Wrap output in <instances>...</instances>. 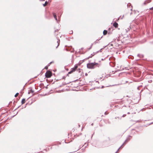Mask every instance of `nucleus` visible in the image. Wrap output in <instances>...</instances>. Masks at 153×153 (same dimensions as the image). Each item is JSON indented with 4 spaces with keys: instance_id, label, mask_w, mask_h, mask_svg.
I'll use <instances>...</instances> for the list:
<instances>
[{
    "instance_id": "obj_14",
    "label": "nucleus",
    "mask_w": 153,
    "mask_h": 153,
    "mask_svg": "<svg viewBox=\"0 0 153 153\" xmlns=\"http://www.w3.org/2000/svg\"><path fill=\"white\" fill-rule=\"evenodd\" d=\"M150 10H153V7L150 8Z\"/></svg>"
},
{
    "instance_id": "obj_4",
    "label": "nucleus",
    "mask_w": 153,
    "mask_h": 153,
    "mask_svg": "<svg viewBox=\"0 0 153 153\" xmlns=\"http://www.w3.org/2000/svg\"><path fill=\"white\" fill-rule=\"evenodd\" d=\"M113 26L115 28H117L118 26V24L116 22H114L113 24Z\"/></svg>"
},
{
    "instance_id": "obj_12",
    "label": "nucleus",
    "mask_w": 153,
    "mask_h": 153,
    "mask_svg": "<svg viewBox=\"0 0 153 153\" xmlns=\"http://www.w3.org/2000/svg\"><path fill=\"white\" fill-rule=\"evenodd\" d=\"M45 68L46 69H48V67L47 66H46Z\"/></svg>"
},
{
    "instance_id": "obj_3",
    "label": "nucleus",
    "mask_w": 153,
    "mask_h": 153,
    "mask_svg": "<svg viewBox=\"0 0 153 153\" xmlns=\"http://www.w3.org/2000/svg\"><path fill=\"white\" fill-rule=\"evenodd\" d=\"M77 68V65H75L74 67L71 69V70L68 72V74H71L73 72H74L76 69Z\"/></svg>"
},
{
    "instance_id": "obj_10",
    "label": "nucleus",
    "mask_w": 153,
    "mask_h": 153,
    "mask_svg": "<svg viewBox=\"0 0 153 153\" xmlns=\"http://www.w3.org/2000/svg\"><path fill=\"white\" fill-rule=\"evenodd\" d=\"M19 95V93H17L15 95V97H16L18 96V95Z\"/></svg>"
},
{
    "instance_id": "obj_18",
    "label": "nucleus",
    "mask_w": 153,
    "mask_h": 153,
    "mask_svg": "<svg viewBox=\"0 0 153 153\" xmlns=\"http://www.w3.org/2000/svg\"><path fill=\"white\" fill-rule=\"evenodd\" d=\"M115 153H117V152H116Z\"/></svg>"
},
{
    "instance_id": "obj_6",
    "label": "nucleus",
    "mask_w": 153,
    "mask_h": 153,
    "mask_svg": "<svg viewBox=\"0 0 153 153\" xmlns=\"http://www.w3.org/2000/svg\"><path fill=\"white\" fill-rule=\"evenodd\" d=\"M107 33V31L106 30H105L103 31V34L104 35H106Z\"/></svg>"
},
{
    "instance_id": "obj_8",
    "label": "nucleus",
    "mask_w": 153,
    "mask_h": 153,
    "mask_svg": "<svg viewBox=\"0 0 153 153\" xmlns=\"http://www.w3.org/2000/svg\"><path fill=\"white\" fill-rule=\"evenodd\" d=\"M48 4V2L47 1H46L45 2V3L43 4V5L44 7H45V6H46Z\"/></svg>"
},
{
    "instance_id": "obj_16",
    "label": "nucleus",
    "mask_w": 153,
    "mask_h": 153,
    "mask_svg": "<svg viewBox=\"0 0 153 153\" xmlns=\"http://www.w3.org/2000/svg\"><path fill=\"white\" fill-rule=\"evenodd\" d=\"M93 123H92L91 124V125H92V126H93Z\"/></svg>"
},
{
    "instance_id": "obj_2",
    "label": "nucleus",
    "mask_w": 153,
    "mask_h": 153,
    "mask_svg": "<svg viewBox=\"0 0 153 153\" xmlns=\"http://www.w3.org/2000/svg\"><path fill=\"white\" fill-rule=\"evenodd\" d=\"M52 75L51 72L49 71H47L45 74V76L47 78H50L52 76Z\"/></svg>"
},
{
    "instance_id": "obj_17",
    "label": "nucleus",
    "mask_w": 153,
    "mask_h": 153,
    "mask_svg": "<svg viewBox=\"0 0 153 153\" xmlns=\"http://www.w3.org/2000/svg\"><path fill=\"white\" fill-rule=\"evenodd\" d=\"M30 92H28V94H30Z\"/></svg>"
},
{
    "instance_id": "obj_9",
    "label": "nucleus",
    "mask_w": 153,
    "mask_h": 153,
    "mask_svg": "<svg viewBox=\"0 0 153 153\" xmlns=\"http://www.w3.org/2000/svg\"><path fill=\"white\" fill-rule=\"evenodd\" d=\"M22 104H24L25 102V99H23L22 100Z\"/></svg>"
},
{
    "instance_id": "obj_7",
    "label": "nucleus",
    "mask_w": 153,
    "mask_h": 153,
    "mask_svg": "<svg viewBox=\"0 0 153 153\" xmlns=\"http://www.w3.org/2000/svg\"><path fill=\"white\" fill-rule=\"evenodd\" d=\"M53 16L54 18L56 20H57V19L56 18V16L54 13H53Z\"/></svg>"
},
{
    "instance_id": "obj_1",
    "label": "nucleus",
    "mask_w": 153,
    "mask_h": 153,
    "mask_svg": "<svg viewBox=\"0 0 153 153\" xmlns=\"http://www.w3.org/2000/svg\"><path fill=\"white\" fill-rule=\"evenodd\" d=\"M97 64L95 63H91L87 64V67L89 69H93L94 68L95 66Z\"/></svg>"
},
{
    "instance_id": "obj_15",
    "label": "nucleus",
    "mask_w": 153,
    "mask_h": 153,
    "mask_svg": "<svg viewBox=\"0 0 153 153\" xmlns=\"http://www.w3.org/2000/svg\"><path fill=\"white\" fill-rule=\"evenodd\" d=\"M92 47V45H91L90 48H91Z\"/></svg>"
},
{
    "instance_id": "obj_5",
    "label": "nucleus",
    "mask_w": 153,
    "mask_h": 153,
    "mask_svg": "<svg viewBox=\"0 0 153 153\" xmlns=\"http://www.w3.org/2000/svg\"><path fill=\"white\" fill-rule=\"evenodd\" d=\"M94 54H91V55L88 57L87 58H86V59L87 60L89 59L90 58H91L93 56H94Z\"/></svg>"
},
{
    "instance_id": "obj_11",
    "label": "nucleus",
    "mask_w": 153,
    "mask_h": 153,
    "mask_svg": "<svg viewBox=\"0 0 153 153\" xmlns=\"http://www.w3.org/2000/svg\"><path fill=\"white\" fill-rule=\"evenodd\" d=\"M57 46L56 47V48H57V47L59 46V43L58 41L57 42Z\"/></svg>"
},
{
    "instance_id": "obj_13",
    "label": "nucleus",
    "mask_w": 153,
    "mask_h": 153,
    "mask_svg": "<svg viewBox=\"0 0 153 153\" xmlns=\"http://www.w3.org/2000/svg\"><path fill=\"white\" fill-rule=\"evenodd\" d=\"M30 91L32 93H33L34 92V91H32V90H31Z\"/></svg>"
}]
</instances>
